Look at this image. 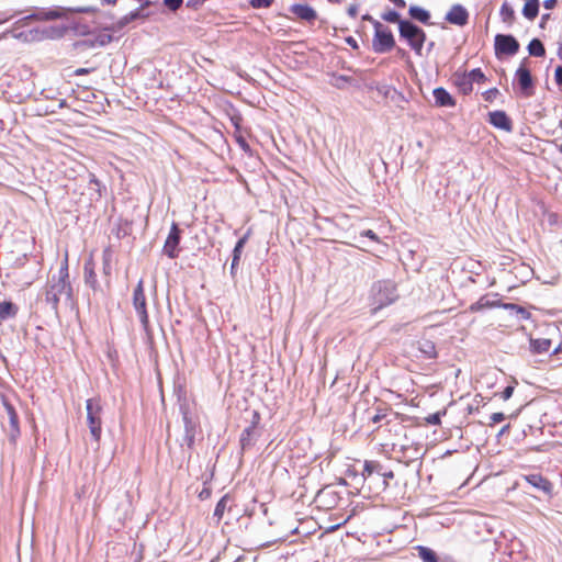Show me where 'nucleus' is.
Returning <instances> with one entry per match:
<instances>
[{
	"label": "nucleus",
	"mask_w": 562,
	"mask_h": 562,
	"mask_svg": "<svg viewBox=\"0 0 562 562\" xmlns=\"http://www.w3.org/2000/svg\"><path fill=\"white\" fill-rule=\"evenodd\" d=\"M363 21H369L373 24V21H375L370 14L362 15Z\"/></svg>",
	"instance_id": "55"
},
{
	"label": "nucleus",
	"mask_w": 562,
	"mask_h": 562,
	"mask_svg": "<svg viewBox=\"0 0 562 562\" xmlns=\"http://www.w3.org/2000/svg\"><path fill=\"white\" fill-rule=\"evenodd\" d=\"M528 52L531 56L543 57L546 55V48L542 42L538 38H533L528 44Z\"/></svg>",
	"instance_id": "30"
},
{
	"label": "nucleus",
	"mask_w": 562,
	"mask_h": 562,
	"mask_svg": "<svg viewBox=\"0 0 562 562\" xmlns=\"http://www.w3.org/2000/svg\"><path fill=\"white\" fill-rule=\"evenodd\" d=\"M559 151L562 153V144L559 147Z\"/></svg>",
	"instance_id": "60"
},
{
	"label": "nucleus",
	"mask_w": 562,
	"mask_h": 562,
	"mask_svg": "<svg viewBox=\"0 0 562 562\" xmlns=\"http://www.w3.org/2000/svg\"><path fill=\"white\" fill-rule=\"evenodd\" d=\"M229 499V496L226 494L224 495L216 504L214 509V517L216 518L217 524L222 520L224 517V514L226 512L227 502Z\"/></svg>",
	"instance_id": "31"
},
{
	"label": "nucleus",
	"mask_w": 562,
	"mask_h": 562,
	"mask_svg": "<svg viewBox=\"0 0 562 562\" xmlns=\"http://www.w3.org/2000/svg\"><path fill=\"white\" fill-rule=\"evenodd\" d=\"M418 349L428 359H434L437 357L436 346L431 340L424 339V340L419 341Z\"/></svg>",
	"instance_id": "24"
},
{
	"label": "nucleus",
	"mask_w": 562,
	"mask_h": 562,
	"mask_svg": "<svg viewBox=\"0 0 562 562\" xmlns=\"http://www.w3.org/2000/svg\"><path fill=\"white\" fill-rule=\"evenodd\" d=\"M373 27L372 49L379 54L392 50L395 46L392 31L379 21H373Z\"/></svg>",
	"instance_id": "4"
},
{
	"label": "nucleus",
	"mask_w": 562,
	"mask_h": 562,
	"mask_svg": "<svg viewBox=\"0 0 562 562\" xmlns=\"http://www.w3.org/2000/svg\"><path fill=\"white\" fill-rule=\"evenodd\" d=\"M414 550L423 562H439L437 553L428 547L419 544L414 547Z\"/></svg>",
	"instance_id": "20"
},
{
	"label": "nucleus",
	"mask_w": 562,
	"mask_h": 562,
	"mask_svg": "<svg viewBox=\"0 0 562 562\" xmlns=\"http://www.w3.org/2000/svg\"><path fill=\"white\" fill-rule=\"evenodd\" d=\"M19 313V306L11 301L0 302V324L4 321L14 318Z\"/></svg>",
	"instance_id": "18"
},
{
	"label": "nucleus",
	"mask_w": 562,
	"mask_h": 562,
	"mask_svg": "<svg viewBox=\"0 0 562 562\" xmlns=\"http://www.w3.org/2000/svg\"><path fill=\"white\" fill-rule=\"evenodd\" d=\"M382 19L390 23H398L405 22L404 20L400 19V14L396 11L390 10L382 14Z\"/></svg>",
	"instance_id": "34"
},
{
	"label": "nucleus",
	"mask_w": 562,
	"mask_h": 562,
	"mask_svg": "<svg viewBox=\"0 0 562 562\" xmlns=\"http://www.w3.org/2000/svg\"><path fill=\"white\" fill-rule=\"evenodd\" d=\"M522 479L535 487L538 491H541L543 494L551 496L553 492V484L550 480L543 476L540 473H531L524 475Z\"/></svg>",
	"instance_id": "9"
},
{
	"label": "nucleus",
	"mask_w": 562,
	"mask_h": 562,
	"mask_svg": "<svg viewBox=\"0 0 562 562\" xmlns=\"http://www.w3.org/2000/svg\"><path fill=\"white\" fill-rule=\"evenodd\" d=\"M255 434L254 427H247L243 430L240 435V445L241 448L245 449L246 447H249L251 445V440Z\"/></svg>",
	"instance_id": "32"
},
{
	"label": "nucleus",
	"mask_w": 562,
	"mask_h": 562,
	"mask_svg": "<svg viewBox=\"0 0 562 562\" xmlns=\"http://www.w3.org/2000/svg\"><path fill=\"white\" fill-rule=\"evenodd\" d=\"M390 412H391V408L385 403H381L380 405H378L375 407V413H374V415H372L370 417V420L373 424H378L381 420L385 419L387 417V415L390 414Z\"/></svg>",
	"instance_id": "29"
},
{
	"label": "nucleus",
	"mask_w": 562,
	"mask_h": 562,
	"mask_svg": "<svg viewBox=\"0 0 562 562\" xmlns=\"http://www.w3.org/2000/svg\"><path fill=\"white\" fill-rule=\"evenodd\" d=\"M394 420L398 422V423H403L406 420V417L405 415L403 414H400V413H394Z\"/></svg>",
	"instance_id": "53"
},
{
	"label": "nucleus",
	"mask_w": 562,
	"mask_h": 562,
	"mask_svg": "<svg viewBox=\"0 0 562 562\" xmlns=\"http://www.w3.org/2000/svg\"><path fill=\"white\" fill-rule=\"evenodd\" d=\"M516 313L518 315H520L524 319H529L531 316L530 313L525 307H522L520 305H518Z\"/></svg>",
	"instance_id": "48"
},
{
	"label": "nucleus",
	"mask_w": 562,
	"mask_h": 562,
	"mask_svg": "<svg viewBox=\"0 0 562 562\" xmlns=\"http://www.w3.org/2000/svg\"><path fill=\"white\" fill-rule=\"evenodd\" d=\"M499 307L516 312L518 305L514 304V303H503L502 302V305Z\"/></svg>",
	"instance_id": "50"
},
{
	"label": "nucleus",
	"mask_w": 562,
	"mask_h": 562,
	"mask_svg": "<svg viewBox=\"0 0 562 562\" xmlns=\"http://www.w3.org/2000/svg\"><path fill=\"white\" fill-rule=\"evenodd\" d=\"M74 292L69 281L68 259L65 258L57 276H52L45 289V301L50 305L55 314H58V305L61 300L72 302Z\"/></svg>",
	"instance_id": "1"
},
{
	"label": "nucleus",
	"mask_w": 562,
	"mask_h": 562,
	"mask_svg": "<svg viewBox=\"0 0 562 562\" xmlns=\"http://www.w3.org/2000/svg\"><path fill=\"white\" fill-rule=\"evenodd\" d=\"M206 0H189L187 7L193 10H198Z\"/></svg>",
	"instance_id": "46"
},
{
	"label": "nucleus",
	"mask_w": 562,
	"mask_h": 562,
	"mask_svg": "<svg viewBox=\"0 0 562 562\" xmlns=\"http://www.w3.org/2000/svg\"><path fill=\"white\" fill-rule=\"evenodd\" d=\"M180 240H181V229L177 223H172L170 227V232L165 240L162 251L164 254L170 258L176 259L180 252Z\"/></svg>",
	"instance_id": "6"
},
{
	"label": "nucleus",
	"mask_w": 562,
	"mask_h": 562,
	"mask_svg": "<svg viewBox=\"0 0 562 562\" xmlns=\"http://www.w3.org/2000/svg\"><path fill=\"white\" fill-rule=\"evenodd\" d=\"M383 467L379 461L367 460L363 465L362 476L363 479L370 477L373 473L380 474Z\"/></svg>",
	"instance_id": "25"
},
{
	"label": "nucleus",
	"mask_w": 562,
	"mask_h": 562,
	"mask_svg": "<svg viewBox=\"0 0 562 562\" xmlns=\"http://www.w3.org/2000/svg\"><path fill=\"white\" fill-rule=\"evenodd\" d=\"M347 13H348L349 16L356 18L358 15V7L356 4H351L347 9Z\"/></svg>",
	"instance_id": "49"
},
{
	"label": "nucleus",
	"mask_w": 562,
	"mask_h": 562,
	"mask_svg": "<svg viewBox=\"0 0 562 562\" xmlns=\"http://www.w3.org/2000/svg\"><path fill=\"white\" fill-rule=\"evenodd\" d=\"M469 76L471 77L472 79V83L475 81V82H479V83H483L486 81V77L485 75L483 74V71L480 69V68H475V69H472L470 72H468Z\"/></svg>",
	"instance_id": "35"
},
{
	"label": "nucleus",
	"mask_w": 562,
	"mask_h": 562,
	"mask_svg": "<svg viewBox=\"0 0 562 562\" xmlns=\"http://www.w3.org/2000/svg\"><path fill=\"white\" fill-rule=\"evenodd\" d=\"M446 21L450 24L463 26L469 21V12L461 4H453L446 14Z\"/></svg>",
	"instance_id": "10"
},
{
	"label": "nucleus",
	"mask_w": 562,
	"mask_h": 562,
	"mask_svg": "<svg viewBox=\"0 0 562 562\" xmlns=\"http://www.w3.org/2000/svg\"><path fill=\"white\" fill-rule=\"evenodd\" d=\"M532 351L536 353L548 352L551 348V340L548 338H535L530 340Z\"/></svg>",
	"instance_id": "22"
},
{
	"label": "nucleus",
	"mask_w": 562,
	"mask_h": 562,
	"mask_svg": "<svg viewBox=\"0 0 562 562\" xmlns=\"http://www.w3.org/2000/svg\"><path fill=\"white\" fill-rule=\"evenodd\" d=\"M4 408L7 411V414L9 416V422H10V426H11V439L14 440L16 438V436L19 435L20 432V429H19V417H18V414L14 409V407L8 403V402H4Z\"/></svg>",
	"instance_id": "19"
},
{
	"label": "nucleus",
	"mask_w": 562,
	"mask_h": 562,
	"mask_svg": "<svg viewBox=\"0 0 562 562\" xmlns=\"http://www.w3.org/2000/svg\"><path fill=\"white\" fill-rule=\"evenodd\" d=\"M488 122L503 131L509 132L513 128L512 120L504 111H494L488 114Z\"/></svg>",
	"instance_id": "15"
},
{
	"label": "nucleus",
	"mask_w": 562,
	"mask_h": 562,
	"mask_svg": "<svg viewBox=\"0 0 562 562\" xmlns=\"http://www.w3.org/2000/svg\"><path fill=\"white\" fill-rule=\"evenodd\" d=\"M112 248L111 246H108L103 249V252H102V270H103V274L105 277H110L111 273H112V267H111V261H112Z\"/></svg>",
	"instance_id": "26"
},
{
	"label": "nucleus",
	"mask_w": 562,
	"mask_h": 562,
	"mask_svg": "<svg viewBox=\"0 0 562 562\" xmlns=\"http://www.w3.org/2000/svg\"><path fill=\"white\" fill-rule=\"evenodd\" d=\"M67 15V10L63 8H57L53 10H47L44 12H40L36 14H33L31 16H27L26 19H35L38 21H50V20H57L63 19Z\"/></svg>",
	"instance_id": "17"
},
{
	"label": "nucleus",
	"mask_w": 562,
	"mask_h": 562,
	"mask_svg": "<svg viewBox=\"0 0 562 562\" xmlns=\"http://www.w3.org/2000/svg\"><path fill=\"white\" fill-rule=\"evenodd\" d=\"M554 80L555 83L562 88V66H558L554 70Z\"/></svg>",
	"instance_id": "45"
},
{
	"label": "nucleus",
	"mask_w": 562,
	"mask_h": 562,
	"mask_svg": "<svg viewBox=\"0 0 562 562\" xmlns=\"http://www.w3.org/2000/svg\"><path fill=\"white\" fill-rule=\"evenodd\" d=\"M502 301L498 299V294H486L481 296L475 303L471 304L469 310L472 313L483 311L485 308L499 307Z\"/></svg>",
	"instance_id": "12"
},
{
	"label": "nucleus",
	"mask_w": 562,
	"mask_h": 562,
	"mask_svg": "<svg viewBox=\"0 0 562 562\" xmlns=\"http://www.w3.org/2000/svg\"><path fill=\"white\" fill-rule=\"evenodd\" d=\"M494 47L496 55H515L519 50V43L513 35L497 34Z\"/></svg>",
	"instance_id": "7"
},
{
	"label": "nucleus",
	"mask_w": 562,
	"mask_h": 562,
	"mask_svg": "<svg viewBox=\"0 0 562 562\" xmlns=\"http://www.w3.org/2000/svg\"><path fill=\"white\" fill-rule=\"evenodd\" d=\"M499 15L502 21L508 25H512L515 21V11L507 2L502 4Z\"/></svg>",
	"instance_id": "28"
},
{
	"label": "nucleus",
	"mask_w": 562,
	"mask_h": 562,
	"mask_svg": "<svg viewBox=\"0 0 562 562\" xmlns=\"http://www.w3.org/2000/svg\"><path fill=\"white\" fill-rule=\"evenodd\" d=\"M183 0H164V4L171 11H177L182 5Z\"/></svg>",
	"instance_id": "40"
},
{
	"label": "nucleus",
	"mask_w": 562,
	"mask_h": 562,
	"mask_svg": "<svg viewBox=\"0 0 562 562\" xmlns=\"http://www.w3.org/2000/svg\"><path fill=\"white\" fill-rule=\"evenodd\" d=\"M446 414V411L437 412L434 414L428 415L425 420L429 425H440L441 423V416Z\"/></svg>",
	"instance_id": "36"
},
{
	"label": "nucleus",
	"mask_w": 562,
	"mask_h": 562,
	"mask_svg": "<svg viewBox=\"0 0 562 562\" xmlns=\"http://www.w3.org/2000/svg\"><path fill=\"white\" fill-rule=\"evenodd\" d=\"M361 236L368 237L373 241H379L378 235L372 229H367L361 233Z\"/></svg>",
	"instance_id": "47"
},
{
	"label": "nucleus",
	"mask_w": 562,
	"mask_h": 562,
	"mask_svg": "<svg viewBox=\"0 0 562 562\" xmlns=\"http://www.w3.org/2000/svg\"><path fill=\"white\" fill-rule=\"evenodd\" d=\"M89 72H90V69H88V68H77L74 71V75L75 76H83V75H88Z\"/></svg>",
	"instance_id": "51"
},
{
	"label": "nucleus",
	"mask_w": 562,
	"mask_h": 562,
	"mask_svg": "<svg viewBox=\"0 0 562 562\" xmlns=\"http://www.w3.org/2000/svg\"><path fill=\"white\" fill-rule=\"evenodd\" d=\"M246 240H247V237L244 236L241 237L235 245L234 247V250H233V260H232V267H231V272L232 274L234 276L235 274V271L239 265V260H240V257H241V252H243V248L246 244Z\"/></svg>",
	"instance_id": "21"
},
{
	"label": "nucleus",
	"mask_w": 562,
	"mask_h": 562,
	"mask_svg": "<svg viewBox=\"0 0 562 562\" xmlns=\"http://www.w3.org/2000/svg\"><path fill=\"white\" fill-rule=\"evenodd\" d=\"M409 15L413 19H415L422 23H425V24H427L430 19V14L428 11H426L425 9H423L420 7H416V5H412L409 8Z\"/></svg>",
	"instance_id": "27"
},
{
	"label": "nucleus",
	"mask_w": 562,
	"mask_h": 562,
	"mask_svg": "<svg viewBox=\"0 0 562 562\" xmlns=\"http://www.w3.org/2000/svg\"><path fill=\"white\" fill-rule=\"evenodd\" d=\"M400 35L408 42L415 52L420 53L426 41V34L420 27L409 21L400 22Z\"/></svg>",
	"instance_id": "5"
},
{
	"label": "nucleus",
	"mask_w": 562,
	"mask_h": 562,
	"mask_svg": "<svg viewBox=\"0 0 562 562\" xmlns=\"http://www.w3.org/2000/svg\"><path fill=\"white\" fill-rule=\"evenodd\" d=\"M291 13H293L297 19L314 22L317 19L316 11L308 4L295 3L290 7Z\"/></svg>",
	"instance_id": "14"
},
{
	"label": "nucleus",
	"mask_w": 562,
	"mask_h": 562,
	"mask_svg": "<svg viewBox=\"0 0 562 562\" xmlns=\"http://www.w3.org/2000/svg\"><path fill=\"white\" fill-rule=\"evenodd\" d=\"M380 475L383 477V487L386 488L389 486V480L394 477L393 471H382L380 472Z\"/></svg>",
	"instance_id": "42"
},
{
	"label": "nucleus",
	"mask_w": 562,
	"mask_h": 562,
	"mask_svg": "<svg viewBox=\"0 0 562 562\" xmlns=\"http://www.w3.org/2000/svg\"><path fill=\"white\" fill-rule=\"evenodd\" d=\"M83 279L86 284L90 286L93 291H97L99 289V283L95 273V261L92 252L90 254L89 258L85 261Z\"/></svg>",
	"instance_id": "11"
},
{
	"label": "nucleus",
	"mask_w": 562,
	"mask_h": 562,
	"mask_svg": "<svg viewBox=\"0 0 562 562\" xmlns=\"http://www.w3.org/2000/svg\"><path fill=\"white\" fill-rule=\"evenodd\" d=\"M274 0H249V4L254 9H260V8H269L272 5Z\"/></svg>",
	"instance_id": "37"
},
{
	"label": "nucleus",
	"mask_w": 562,
	"mask_h": 562,
	"mask_svg": "<svg viewBox=\"0 0 562 562\" xmlns=\"http://www.w3.org/2000/svg\"><path fill=\"white\" fill-rule=\"evenodd\" d=\"M452 82L458 88L459 92L467 95L473 90L472 79L465 71H457L452 75Z\"/></svg>",
	"instance_id": "13"
},
{
	"label": "nucleus",
	"mask_w": 562,
	"mask_h": 562,
	"mask_svg": "<svg viewBox=\"0 0 562 562\" xmlns=\"http://www.w3.org/2000/svg\"><path fill=\"white\" fill-rule=\"evenodd\" d=\"M235 138H236L237 144L239 145V147L244 151H249L250 150V146H249V144L247 143V140L245 139V137L243 135L236 134Z\"/></svg>",
	"instance_id": "41"
},
{
	"label": "nucleus",
	"mask_w": 562,
	"mask_h": 562,
	"mask_svg": "<svg viewBox=\"0 0 562 562\" xmlns=\"http://www.w3.org/2000/svg\"><path fill=\"white\" fill-rule=\"evenodd\" d=\"M539 13V0H527L524 5L522 14L528 20H533Z\"/></svg>",
	"instance_id": "23"
},
{
	"label": "nucleus",
	"mask_w": 562,
	"mask_h": 562,
	"mask_svg": "<svg viewBox=\"0 0 562 562\" xmlns=\"http://www.w3.org/2000/svg\"><path fill=\"white\" fill-rule=\"evenodd\" d=\"M550 18V14H543L542 18H541V27L544 26V23L547 22V20Z\"/></svg>",
	"instance_id": "56"
},
{
	"label": "nucleus",
	"mask_w": 562,
	"mask_h": 562,
	"mask_svg": "<svg viewBox=\"0 0 562 562\" xmlns=\"http://www.w3.org/2000/svg\"><path fill=\"white\" fill-rule=\"evenodd\" d=\"M87 424L92 438L99 442L102 432V403L99 397L88 398L86 402Z\"/></svg>",
	"instance_id": "2"
},
{
	"label": "nucleus",
	"mask_w": 562,
	"mask_h": 562,
	"mask_svg": "<svg viewBox=\"0 0 562 562\" xmlns=\"http://www.w3.org/2000/svg\"><path fill=\"white\" fill-rule=\"evenodd\" d=\"M133 306L139 317L142 327L146 335L151 336L153 329L147 311V297L145 294L144 280L139 279L133 291Z\"/></svg>",
	"instance_id": "3"
},
{
	"label": "nucleus",
	"mask_w": 562,
	"mask_h": 562,
	"mask_svg": "<svg viewBox=\"0 0 562 562\" xmlns=\"http://www.w3.org/2000/svg\"><path fill=\"white\" fill-rule=\"evenodd\" d=\"M323 495H325V492L321 491L319 494H318V497L321 498Z\"/></svg>",
	"instance_id": "59"
},
{
	"label": "nucleus",
	"mask_w": 562,
	"mask_h": 562,
	"mask_svg": "<svg viewBox=\"0 0 562 562\" xmlns=\"http://www.w3.org/2000/svg\"><path fill=\"white\" fill-rule=\"evenodd\" d=\"M513 393H514V386L508 385V386H506V387L501 392L499 396H501V398H502L503 401H507V400H509V398L512 397Z\"/></svg>",
	"instance_id": "43"
},
{
	"label": "nucleus",
	"mask_w": 562,
	"mask_h": 562,
	"mask_svg": "<svg viewBox=\"0 0 562 562\" xmlns=\"http://www.w3.org/2000/svg\"><path fill=\"white\" fill-rule=\"evenodd\" d=\"M557 4V0H546L543 7L548 10L553 9Z\"/></svg>",
	"instance_id": "52"
},
{
	"label": "nucleus",
	"mask_w": 562,
	"mask_h": 562,
	"mask_svg": "<svg viewBox=\"0 0 562 562\" xmlns=\"http://www.w3.org/2000/svg\"><path fill=\"white\" fill-rule=\"evenodd\" d=\"M330 3L339 4L342 0H327Z\"/></svg>",
	"instance_id": "57"
},
{
	"label": "nucleus",
	"mask_w": 562,
	"mask_h": 562,
	"mask_svg": "<svg viewBox=\"0 0 562 562\" xmlns=\"http://www.w3.org/2000/svg\"><path fill=\"white\" fill-rule=\"evenodd\" d=\"M140 16L139 10H136L134 12H131L130 14L123 16L121 20L117 21L119 29L124 27L126 24H128L131 21L137 19Z\"/></svg>",
	"instance_id": "33"
},
{
	"label": "nucleus",
	"mask_w": 562,
	"mask_h": 562,
	"mask_svg": "<svg viewBox=\"0 0 562 562\" xmlns=\"http://www.w3.org/2000/svg\"><path fill=\"white\" fill-rule=\"evenodd\" d=\"M516 79L518 85L526 97H530L533 93V80L530 70L526 67V61H521L516 70Z\"/></svg>",
	"instance_id": "8"
},
{
	"label": "nucleus",
	"mask_w": 562,
	"mask_h": 562,
	"mask_svg": "<svg viewBox=\"0 0 562 562\" xmlns=\"http://www.w3.org/2000/svg\"><path fill=\"white\" fill-rule=\"evenodd\" d=\"M260 419H261L260 413L258 411H254L252 419L248 427H254V429L256 430L260 424Z\"/></svg>",
	"instance_id": "44"
},
{
	"label": "nucleus",
	"mask_w": 562,
	"mask_h": 562,
	"mask_svg": "<svg viewBox=\"0 0 562 562\" xmlns=\"http://www.w3.org/2000/svg\"><path fill=\"white\" fill-rule=\"evenodd\" d=\"M432 95L435 99V102L438 106H449L452 108L456 105L454 99L451 97V94L442 87L436 88L432 91Z\"/></svg>",
	"instance_id": "16"
},
{
	"label": "nucleus",
	"mask_w": 562,
	"mask_h": 562,
	"mask_svg": "<svg viewBox=\"0 0 562 562\" xmlns=\"http://www.w3.org/2000/svg\"><path fill=\"white\" fill-rule=\"evenodd\" d=\"M117 0H104V2L109 3V4H114Z\"/></svg>",
	"instance_id": "58"
},
{
	"label": "nucleus",
	"mask_w": 562,
	"mask_h": 562,
	"mask_svg": "<svg viewBox=\"0 0 562 562\" xmlns=\"http://www.w3.org/2000/svg\"><path fill=\"white\" fill-rule=\"evenodd\" d=\"M505 418H506V417H505V414H504V413H502V412L493 413V414L490 416V423H488V426L493 427V426H495L496 424L502 423Z\"/></svg>",
	"instance_id": "38"
},
{
	"label": "nucleus",
	"mask_w": 562,
	"mask_h": 562,
	"mask_svg": "<svg viewBox=\"0 0 562 562\" xmlns=\"http://www.w3.org/2000/svg\"><path fill=\"white\" fill-rule=\"evenodd\" d=\"M498 94H499L498 89L492 88V89L486 90L483 93V99L487 102H493Z\"/></svg>",
	"instance_id": "39"
},
{
	"label": "nucleus",
	"mask_w": 562,
	"mask_h": 562,
	"mask_svg": "<svg viewBox=\"0 0 562 562\" xmlns=\"http://www.w3.org/2000/svg\"><path fill=\"white\" fill-rule=\"evenodd\" d=\"M392 3H394L398 8H405L406 2L405 0H390Z\"/></svg>",
	"instance_id": "54"
}]
</instances>
